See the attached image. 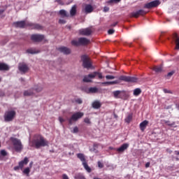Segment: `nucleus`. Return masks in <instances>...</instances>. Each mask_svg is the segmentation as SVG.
Segmentation results:
<instances>
[{
  "label": "nucleus",
  "instance_id": "nucleus-59",
  "mask_svg": "<svg viewBox=\"0 0 179 179\" xmlns=\"http://www.w3.org/2000/svg\"><path fill=\"white\" fill-rule=\"evenodd\" d=\"M176 155H178V156H179V152H177Z\"/></svg>",
  "mask_w": 179,
  "mask_h": 179
},
{
  "label": "nucleus",
  "instance_id": "nucleus-50",
  "mask_svg": "<svg viewBox=\"0 0 179 179\" xmlns=\"http://www.w3.org/2000/svg\"><path fill=\"white\" fill-rule=\"evenodd\" d=\"M76 102H77L78 104H82L83 101H82V99H77L76 100Z\"/></svg>",
  "mask_w": 179,
  "mask_h": 179
},
{
  "label": "nucleus",
  "instance_id": "nucleus-26",
  "mask_svg": "<svg viewBox=\"0 0 179 179\" xmlns=\"http://www.w3.org/2000/svg\"><path fill=\"white\" fill-rule=\"evenodd\" d=\"M83 166L85 170H86V171H87V173H92V169L90 168L89 165H87V162H84L83 164Z\"/></svg>",
  "mask_w": 179,
  "mask_h": 179
},
{
  "label": "nucleus",
  "instance_id": "nucleus-30",
  "mask_svg": "<svg viewBox=\"0 0 179 179\" xmlns=\"http://www.w3.org/2000/svg\"><path fill=\"white\" fill-rule=\"evenodd\" d=\"M99 92V89L96 87H90L88 90V93H97Z\"/></svg>",
  "mask_w": 179,
  "mask_h": 179
},
{
  "label": "nucleus",
  "instance_id": "nucleus-3",
  "mask_svg": "<svg viewBox=\"0 0 179 179\" xmlns=\"http://www.w3.org/2000/svg\"><path fill=\"white\" fill-rule=\"evenodd\" d=\"M96 76H98L99 79H103V74L101 73L95 71L94 73L89 74L88 76H85L83 78V82H85V83L92 82V79H94Z\"/></svg>",
  "mask_w": 179,
  "mask_h": 179
},
{
  "label": "nucleus",
  "instance_id": "nucleus-54",
  "mask_svg": "<svg viewBox=\"0 0 179 179\" xmlns=\"http://www.w3.org/2000/svg\"><path fill=\"white\" fill-rule=\"evenodd\" d=\"M116 24H118V22H114L113 24H111V27H115V25H116Z\"/></svg>",
  "mask_w": 179,
  "mask_h": 179
},
{
  "label": "nucleus",
  "instance_id": "nucleus-38",
  "mask_svg": "<svg viewBox=\"0 0 179 179\" xmlns=\"http://www.w3.org/2000/svg\"><path fill=\"white\" fill-rule=\"evenodd\" d=\"M72 45H80V43H79V39L78 41H71Z\"/></svg>",
  "mask_w": 179,
  "mask_h": 179
},
{
  "label": "nucleus",
  "instance_id": "nucleus-25",
  "mask_svg": "<svg viewBox=\"0 0 179 179\" xmlns=\"http://www.w3.org/2000/svg\"><path fill=\"white\" fill-rule=\"evenodd\" d=\"M34 91L33 90H28L24 92V96H33Z\"/></svg>",
  "mask_w": 179,
  "mask_h": 179
},
{
  "label": "nucleus",
  "instance_id": "nucleus-13",
  "mask_svg": "<svg viewBox=\"0 0 179 179\" xmlns=\"http://www.w3.org/2000/svg\"><path fill=\"white\" fill-rule=\"evenodd\" d=\"M18 69L22 73H26L29 71V66L24 63H20L18 65Z\"/></svg>",
  "mask_w": 179,
  "mask_h": 179
},
{
  "label": "nucleus",
  "instance_id": "nucleus-11",
  "mask_svg": "<svg viewBox=\"0 0 179 179\" xmlns=\"http://www.w3.org/2000/svg\"><path fill=\"white\" fill-rule=\"evenodd\" d=\"M143 15H146V13L143 10H138V11L132 12L130 14V17H139V16H142Z\"/></svg>",
  "mask_w": 179,
  "mask_h": 179
},
{
  "label": "nucleus",
  "instance_id": "nucleus-5",
  "mask_svg": "<svg viewBox=\"0 0 179 179\" xmlns=\"http://www.w3.org/2000/svg\"><path fill=\"white\" fill-rule=\"evenodd\" d=\"M12 142L15 152H22V150H23V145L20 140L17 138H13Z\"/></svg>",
  "mask_w": 179,
  "mask_h": 179
},
{
  "label": "nucleus",
  "instance_id": "nucleus-14",
  "mask_svg": "<svg viewBox=\"0 0 179 179\" xmlns=\"http://www.w3.org/2000/svg\"><path fill=\"white\" fill-rule=\"evenodd\" d=\"M78 33L81 36H90L92 34V29L90 28L81 29L78 31Z\"/></svg>",
  "mask_w": 179,
  "mask_h": 179
},
{
  "label": "nucleus",
  "instance_id": "nucleus-40",
  "mask_svg": "<svg viewBox=\"0 0 179 179\" xmlns=\"http://www.w3.org/2000/svg\"><path fill=\"white\" fill-rule=\"evenodd\" d=\"M121 0H110L108 1V3H118V2H120Z\"/></svg>",
  "mask_w": 179,
  "mask_h": 179
},
{
  "label": "nucleus",
  "instance_id": "nucleus-60",
  "mask_svg": "<svg viewBox=\"0 0 179 179\" xmlns=\"http://www.w3.org/2000/svg\"><path fill=\"white\" fill-rule=\"evenodd\" d=\"M1 80H2V78L0 77V82H1Z\"/></svg>",
  "mask_w": 179,
  "mask_h": 179
},
{
  "label": "nucleus",
  "instance_id": "nucleus-18",
  "mask_svg": "<svg viewBox=\"0 0 179 179\" xmlns=\"http://www.w3.org/2000/svg\"><path fill=\"white\" fill-rule=\"evenodd\" d=\"M92 106L95 109V110H99L100 107H101V102L100 101H94L92 103Z\"/></svg>",
  "mask_w": 179,
  "mask_h": 179
},
{
  "label": "nucleus",
  "instance_id": "nucleus-12",
  "mask_svg": "<svg viewBox=\"0 0 179 179\" xmlns=\"http://www.w3.org/2000/svg\"><path fill=\"white\" fill-rule=\"evenodd\" d=\"M31 40H32V41L38 43V42L43 41V40H44V36L40 35V34H34V35H31Z\"/></svg>",
  "mask_w": 179,
  "mask_h": 179
},
{
  "label": "nucleus",
  "instance_id": "nucleus-42",
  "mask_svg": "<svg viewBox=\"0 0 179 179\" xmlns=\"http://www.w3.org/2000/svg\"><path fill=\"white\" fill-rule=\"evenodd\" d=\"M106 78L108 80L115 79V77L114 76H106Z\"/></svg>",
  "mask_w": 179,
  "mask_h": 179
},
{
  "label": "nucleus",
  "instance_id": "nucleus-8",
  "mask_svg": "<svg viewBox=\"0 0 179 179\" xmlns=\"http://www.w3.org/2000/svg\"><path fill=\"white\" fill-rule=\"evenodd\" d=\"M120 80H123V82H128L129 83H136L138 82V78L136 77H131L127 76H121L119 78Z\"/></svg>",
  "mask_w": 179,
  "mask_h": 179
},
{
  "label": "nucleus",
  "instance_id": "nucleus-20",
  "mask_svg": "<svg viewBox=\"0 0 179 179\" xmlns=\"http://www.w3.org/2000/svg\"><path fill=\"white\" fill-rule=\"evenodd\" d=\"M148 124H149L148 120L143 121L140 124V129H141L142 131H145V129H146V127H148Z\"/></svg>",
  "mask_w": 179,
  "mask_h": 179
},
{
  "label": "nucleus",
  "instance_id": "nucleus-19",
  "mask_svg": "<svg viewBox=\"0 0 179 179\" xmlns=\"http://www.w3.org/2000/svg\"><path fill=\"white\" fill-rule=\"evenodd\" d=\"M84 10L85 13H92L93 12V6L90 4H87L85 6Z\"/></svg>",
  "mask_w": 179,
  "mask_h": 179
},
{
  "label": "nucleus",
  "instance_id": "nucleus-62",
  "mask_svg": "<svg viewBox=\"0 0 179 179\" xmlns=\"http://www.w3.org/2000/svg\"><path fill=\"white\" fill-rule=\"evenodd\" d=\"M0 148H1V142H0Z\"/></svg>",
  "mask_w": 179,
  "mask_h": 179
},
{
  "label": "nucleus",
  "instance_id": "nucleus-46",
  "mask_svg": "<svg viewBox=\"0 0 179 179\" xmlns=\"http://www.w3.org/2000/svg\"><path fill=\"white\" fill-rule=\"evenodd\" d=\"M77 178L78 179H86V178H85V176L82 174L78 175Z\"/></svg>",
  "mask_w": 179,
  "mask_h": 179
},
{
  "label": "nucleus",
  "instance_id": "nucleus-4",
  "mask_svg": "<svg viewBox=\"0 0 179 179\" xmlns=\"http://www.w3.org/2000/svg\"><path fill=\"white\" fill-rule=\"evenodd\" d=\"M15 117H16V111L8 110L4 114V121L6 122H10V121L15 120Z\"/></svg>",
  "mask_w": 179,
  "mask_h": 179
},
{
  "label": "nucleus",
  "instance_id": "nucleus-47",
  "mask_svg": "<svg viewBox=\"0 0 179 179\" xmlns=\"http://www.w3.org/2000/svg\"><path fill=\"white\" fill-rule=\"evenodd\" d=\"M59 23L60 24H65V23H66V21H65V20H59Z\"/></svg>",
  "mask_w": 179,
  "mask_h": 179
},
{
  "label": "nucleus",
  "instance_id": "nucleus-31",
  "mask_svg": "<svg viewBox=\"0 0 179 179\" xmlns=\"http://www.w3.org/2000/svg\"><path fill=\"white\" fill-rule=\"evenodd\" d=\"M162 122H164V124H166L169 127H174V125H176V122H173L171 123L169 120H162Z\"/></svg>",
  "mask_w": 179,
  "mask_h": 179
},
{
  "label": "nucleus",
  "instance_id": "nucleus-56",
  "mask_svg": "<svg viewBox=\"0 0 179 179\" xmlns=\"http://www.w3.org/2000/svg\"><path fill=\"white\" fill-rule=\"evenodd\" d=\"M5 12V9H0V15H2Z\"/></svg>",
  "mask_w": 179,
  "mask_h": 179
},
{
  "label": "nucleus",
  "instance_id": "nucleus-55",
  "mask_svg": "<svg viewBox=\"0 0 179 179\" xmlns=\"http://www.w3.org/2000/svg\"><path fill=\"white\" fill-rule=\"evenodd\" d=\"M150 162H147L145 164V167L148 169V167H150Z\"/></svg>",
  "mask_w": 179,
  "mask_h": 179
},
{
  "label": "nucleus",
  "instance_id": "nucleus-27",
  "mask_svg": "<svg viewBox=\"0 0 179 179\" xmlns=\"http://www.w3.org/2000/svg\"><path fill=\"white\" fill-rule=\"evenodd\" d=\"M141 93H142V90H141V88H136L134 90L133 94H134V96H139V94H141Z\"/></svg>",
  "mask_w": 179,
  "mask_h": 179
},
{
  "label": "nucleus",
  "instance_id": "nucleus-49",
  "mask_svg": "<svg viewBox=\"0 0 179 179\" xmlns=\"http://www.w3.org/2000/svg\"><path fill=\"white\" fill-rule=\"evenodd\" d=\"M115 31L114 30V29H109L108 31V34H114V32H115Z\"/></svg>",
  "mask_w": 179,
  "mask_h": 179
},
{
  "label": "nucleus",
  "instance_id": "nucleus-16",
  "mask_svg": "<svg viewBox=\"0 0 179 179\" xmlns=\"http://www.w3.org/2000/svg\"><path fill=\"white\" fill-rule=\"evenodd\" d=\"M129 148V143H124L119 148H117L116 150L118 152V153H122L124 150H127Z\"/></svg>",
  "mask_w": 179,
  "mask_h": 179
},
{
  "label": "nucleus",
  "instance_id": "nucleus-53",
  "mask_svg": "<svg viewBox=\"0 0 179 179\" xmlns=\"http://www.w3.org/2000/svg\"><path fill=\"white\" fill-rule=\"evenodd\" d=\"M59 121L61 122V123H62V122H64V121H65L62 117H59Z\"/></svg>",
  "mask_w": 179,
  "mask_h": 179
},
{
  "label": "nucleus",
  "instance_id": "nucleus-43",
  "mask_svg": "<svg viewBox=\"0 0 179 179\" xmlns=\"http://www.w3.org/2000/svg\"><path fill=\"white\" fill-rule=\"evenodd\" d=\"M78 131H79V129L78 128V127H74L72 131L73 134H78Z\"/></svg>",
  "mask_w": 179,
  "mask_h": 179
},
{
  "label": "nucleus",
  "instance_id": "nucleus-32",
  "mask_svg": "<svg viewBox=\"0 0 179 179\" xmlns=\"http://www.w3.org/2000/svg\"><path fill=\"white\" fill-rule=\"evenodd\" d=\"M59 15H61V16H63V17H68V14L66 13V10H60L59 11Z\"/></svg>",
  "mask_w": 179,
  "mask_h": 179
},
{
  "label": "nucleus",
  "instance_id": "nucleus-57",
  "mask_svg": "<svg viewBox=\"0 0 179 179\" xmlns=\"http://www.w3.org/2000/svg\"><path fill=\"white\" fill-rule=\"evenodd\" d=\"M29 166L31 168L33 166V162H30Z\"/></svg>",
  "mask_w": 179,
  "mask_h": 179
},
{
  "label": "nucleus",
  "instance_id": "nucleus-61",
  "mask_svg": "<svg viewBox=\"0 0 179 179\" xmlns=\"http://www.w3.org/2000/svg\"><path fill=\"white\" fill-rule=\"evenodd\" d=\"M20 80H23V78H20Z\"/></svg>",
  "mask_w": 179,
  "mask_h": 179
},
{
  "label": "nucleus",
  "instance_id": "nucleus-17",
  "mask_svg": "<svg viewBox=\"0 0 179 179\" xmlns=\"http://www.w3.org/2000/svg\"><path fill=\"white\" fill-rule=\"evenodd\" d=\"M78 40L80 45H86L90 43V41L86 38H79Z\"/></svg>",
  "mask_w": 179,
  "mask_h": 179
},
{
  "label": "nucleus",
  "instance_id": "nucleus-9",
  "mask_svg": "<svg viewBox=\"0 0 179 179\" xmlns=\"http://www.w3.org/2000/svg\"><path fill=\"white\" fill-rule=\"evenodd\" d=\"M29 163V158L24 157V160L19 162L18 166L14 167V170H23V167Z\"/></svg>",
  "mask_w": 179,
  "mask_h": 179
},
{
  "label": "nucleus",
  "instance_id": "nucleus-34",
  "mask_svg": "<svg viewBox=\"0 0 179 179\" xmlns=\"http://www.w3.org/2000/svg\"><path fill=\"white\" fill-rule=\"evenodd\" d=\"M132 120V115H129L126 118H125V122H127V124H129L131 121Z\"/></svg>",
  "mask_w": 179,
  "mask_h": 179
},
{
  "label": "nucleus",
  "instance_id": "nucleus-22",
  "mask_svg": "<svg viewBox=\"0 0 179 179\" xmlns=\"http://www.w3.org/2000/svg\"><path fill=\"white\" fill-rule=\"evenodd\" d=\"M152 71L156 72V73H160L163 72V66H154L152 68Z\"/></svg>",
  "mask_w": 179,
  "mask_h": 179
},
{
  "label": "nucleus",
  "instance_id": "nucleus-52",
  "mask_svg": "<svg viewBox=\"0 0 179 179\" xmlns=\"http://www.w3.org/2000/svg\"><path fill=\"white\" fill-rule=\"evenodd\" d=\"M62 178L63 179H69V178L66 176V174H63Z\"/></svg>",
  "mask_w": 179,
  "mask_h": 179
},
{
  "label": "nucleus",
  "instance_id": "nucleus-51",
  "mask_svg": "<svg viewBox=\"0 0 179 179\" xmlns=\"http://www.w3.org/2000/svg\"><path fill=\"white\" fill-rule=\"evenodd\" d=\"M110 10V8L106 6L103 8V12H108Z\"/></svg>",
  "mask_w": 179,
  "mask_h": 179
},
{
  "label": "nucleus",
  "instance_id": "nucleus-33",
  "mask_svg": "<svg viewBox=\"0 0 179 179\" xmlns=\"http://www.w3.org/2000/svg\"><path fill=\"white\" fill-rule=\"evenodd\" d=\"M120 83L118 80L110 81V82H104L102 85H118Z\"/></svg>",
  "mask_w": 179,
  "mask_h": 179
},
{
  "label": "nucleus",
  "instance_id": "nucleus-44",
  "mask_svg": "<svg viewBox=\"0 0 179 179\" xmlns=\"http://www.w3.org/2000/svg\"><path fill=\"white\" fill-rule=\"evenodd\" d=\"M98 167L99 169H103L104 167V164H103V163H101L100 161L98 162Z\"/></svg>",
  "mask_w": 179,
  "mask_h": 179
},
{
  "label": "nucleus",
  "instance_id": "nucleus-6",
  "mask_svg": "<svg viewBox=\"0 0 179 179\" xmlns=\"http://www.w3.org/2000/svg\"><path fill=\"white\" fill-rule=\"evenodd\" d=\"M83 115H85V113L82 112L75 113L74 114L72 115L71 118L69 119V123L71 124H73V122L78 121V120H80V118H82Z\"/></svg>",
  "mask_w": 179,
  "mask_h": 179
},
{
  "label": "nucleus",
  "instance_id": "nucleus-58",
  "mask_svg": "<svg viewBox=\"0 0 179 179\" xmlns=\"http://www.w3.org/2000/svg\"><path fill=\"white\" fill-rule=\"evenodd\" d=\"M176 108L179 110V104H176Z\"/></svg>",
  "mask_w": 179,
  "mask_h": 179
},
{
  "label": "nucleus",
  "instance_id": "nucleus-15",
  "mask_svg": "<svg viewBox=\"0 0 179 179\" xmlns=\"http://www.w3.org/2000/svg\"><path fill=\"white\" fill-rule=\"evenodd\" d=\"M57 51H59V52H62V54H64L65 55H68L71 54V49L65 46H62L60 48H58Z\"/></svg>",
  "mask_w": 179,
  "mask_h": 179
},
{
  "label": "nucleus",
  "instance_id": "nucleus-24",
  "mask_svg": "<svg viewBox=\"0 0 179 179\" xmlns=\"http://www.w3.org/2000/svg\"><path fill=\"white\" fill-rule=\"evenodd\" d=\"M75 15H76V5L73 6L70 10V15L75 16Z\"/></svg>",
  "mask_w": 179,
  "mask_h": 179
},
{
  "label": "nucleus",
  "instance_id": "nucleus-35",
  "mask_svg": "<svg viewBox=\"0 0 179 179\" xmlns=\"http://www.w3.org/2000/svg\"><path fill=\"white\" fill-rule=\"evenodd\" d=\"M24 174H26L27 177H29V174H30V168L27 167L23 171Z\"/></svg>",
  "mask_w": 179,
  "mask_h": 179
},
{
  "label": "nucleus",
  "instance_id": "nucleus-2",
  "mask_svg": "<svg viewBox=\"0 0 179 179\" xmlns=\"http://www.w3.org/2000/svg\"><path fill=\"white\" fill-rule=\"evenodd\" d=\"M13 26L15 27H20V29H23V27H26V26H34V29H41V26L39 24H33L31 23L25 22L24 21L15 22L13 23Z\"/></svg>",
  "mask_w": 179,
  "mask_h": 179
},
{
  "label": "nucleus",
  "instance_id": "nucleus-10",
  "mask_svg": "<svg viewBox=\"0 0 179 179\" xmlns=\"http://www.w3.org/2000/svg\"><path fill=\"white\" fill-rule=\"evenodd\" d=\"M159 5H160V1L159 0H155L153 1L146 3L144 6V8H145L146 9H152V8H156L157 6H159Z\"/></svg>",
  "mask_w": 179,
  "mask_h": 179
},
{
  "label": "nucleus",
  "instance_id": "nucleus-21",
  "mask_svg": "<svg viewBox=\"0 0 179 179\" xmlns=\"http://www.w3.org/2000/svg\"><path fill=\"white\" fill-rule=\"evenodd\" d=\"M10 67L5 63H0V71H9Z\"/></svg>",
  "mask_w": 179,
  "mask_h": 179
},
{
  "label": "nucleus",
  "instance_id": "nucleus-23",
  "mask_svg": "<svg viewBox=\"0 0 179 179\" xmlns=\"http://www.w3.org/2000/svg\"><path fill=\"white\" fill-rule=\"evenodd\" d=\"M77 157L80 160V162H82L83 164L84 163H86V158L85 157V155L82 153H78L77 154Z\"/></svg>",
  "mask_w": 179,
  "mask_h": 179
},
{
  "label": "nucleus",
  "instance_id": "nucleus-48",
  "mask_svg": "<svg viewBox=\"0 0 179 179\" xmlns=\"http://www.w3.org/2000/svg\"><path fill=\"white\" fill-rule=\"evenodd\" d=\"M164 93H169L170 94H171L173 92L167 89H164Z\"/></svg>",
  "mask_w": 179,
  "mask_h": 179
},
{
  "label": "nucleus",
  "instance_id": "nucleus-37",
  "mask_svg": "<svg viewBox=\"0 0 179 179\" xmlns=\"http://www.w3.org/2000/svg\"><path fill=\"white\" fill-rule=\"evenodd\" d=\"M176 49L179 50V38L178 36H176Z\"/></svg>",
  "mask_w": 179,
  "mask_h": 179
},
{
  "label": "nucleus",
  "instance_id": "nucleus-1",
  "mask_svg": "<svg viewBox=\"0 0 179 179\" xmlns=\"http://www.w3.org/2000/svg\"><path fill=\"white\" fill-rule=\"evenodd\" d=\"M29 146L31 148H36V149H40V148H44V146H48V141L44 139V137L40 135L35 136L33 141L29 142Z\"/></svg>",
  "mask_w": 179,
  "mask_h": 179
},
{
  "label": "nucleus",
  "instance_id": "nucleus-39",
  "mask_svg": "<svg viewBox=\"0 0 179 179\" xmlns=\"http://www.w3.org/2000/svg\"><path fill=\"white\" fill-rule=\"evenodd\" d=\"M120 94H121V91H115V92H113L114 97H118V96H120Z\"/></svg>",
  "mask_w": 179,
  "mask_h": 179
},
{
  "label": "nucleus",
  "instance_id": "nucleus-7",
  "mask_svg": "<svg viewBox=\"0 0 179 179\" xmlns=\"http://www.w3.org/2000/svg\"><path fill=\"white\" fill-rule=\"evenodd\" d=\"M81 60L83 61V66L89 69V68H92V61L90 58L87 57V55H83L81 57Z\"/></svg>",
  "mask_w": 179,
  "mask_h": 179
},
{
  "label": "nucleus",
  "instance_id": "nucleus-36",
  "mask_svg": "<svg viewBox=\"0 0 179 179\" xmlns=\"http://www.w3.org/2000/svg\"><path fill=\"white\" fill-rule=\"evenodd\" d=\"M174 73H176V71H171V72L168 73L166 77L167 79H169Z\"/></svg>",
  "mask_w": 179,
  "mask_h": 179
},
{
  "label": "nucleus",
  "instance_id": "nucleus-45",
  "mask_svg": "<svg viewBox=\"0 0 179 179\" xmlns=\"http://www.w3.org/2000/svg\"><path fill=\"white\" fill-rule=\"evenodd\" d=\"M1 156H6V155H8V153L6 152V151L5 150H1Z\"/></svg>",
  "mask_w": 179,
  "mask_h": 179
},
{
  "label": "nucleus",
  "instance_id": "nucleus-41",
  "mask_svg": "<svg viewBox=\"0 0 179 179\" xmlns=\"http://www.w3.org/2000/svg\"><path fill=\"white\" fill-rule=\"evenodd\" d=\"M84 122H85V124H92V122H90V119H89V117H85L84 119Z\"/></svg>",
  "mask_w": 179,
  "mask_h": 179
},
{
  "label": "nucleus",
  "instance_id": "nucleus-29",
  "mask_svg": "<svg viewBox=\"0 0 179 179\" xmlns=\"http://www.w3.org/2000/svg\"><path fill=\"white\" fill-rule=\"evenodd\" d=\"M34 90H36V92H37V93H40V92H41L43 90V86H41V85H35Z\"/></svg>",
  "mask_w": 179,
  "mask_h": 179
},
{
  "label": "nucleus",
  "instance_id": "nucleus-28",
  "mask_svg": "<svg viewBox=\"0 0 179 179\" xmlns=\"http://www.w3.org/2000/svg\"><path fill=\"white\" fill-rule=\"evenodd\" d=\"M28 54H38L39 51L36 49L30 48L27 50Z\"/></svg>",
  "mask_w": 179,
  "mask_h": 179
}]
</instances>
